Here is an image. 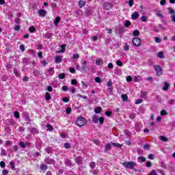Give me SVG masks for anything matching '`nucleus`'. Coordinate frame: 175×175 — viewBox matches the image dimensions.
I'll list each match as a JSON object with an SVG mask.
<instances>
[{"label":"nucleus","instance_id":"5701e85b","mask_svg":"<svg viewBox=\"0 0 175 175\" xmlns=\"http://www.w3.org/2000/svg\"><path fill=\"white\" fill-rule=\"evenodd\" d=\"M159 139H160V140H161L162 142H167V140H168L167 137H165V136H163V135H161V136L159 137Z\"/></svg>","mask_w":175,"mask_h":175},{"label":"nucleus","instance_id":"cd10ccee","mask_svg":"<svg viewBox=\"0 0 175 175\" xmlns=\"http://www.w3.org/2000/svg\"><path fill=\"white\" fill-rule=\"evenodd\" d=\"M40 169H41V170H47V165H46L44 164H41Z\"/></svg>","mask_w":175,"mask_h":175},{"label":"nucleus","instance_id":"6ab92c4d","mask_svg":"<svg viewBox=\"0 0 175 175\" xmlns=\"http://www.w3.org/2000/svg\"><path fill=\"white\" fill-rule=\"evenodd\" d=\"M45 99L46 100H50V99H51V95L50 94V93L49 92L45 93Z\"/></svg>","mask_w":175,"mask_h":175},{"label":"nucleus","instance_id":"aec40b11","mask_svg":"<svg viewBox=\"0 0 175 175\" xmlns=\"http://www.w3.org/2000/svg\"><path fill=\"white\" fill-rule=\"evenodd\" d=\"M111 144H112V146H113V147H119V148H121V147H122V145H121L118 143L111 142Z\"/></svg>","mask_w":175,"mask_h":175},{"label":"nucleus","instance_id":"338daca9","mask_svg":"<svg viewBox=\"0 0 175 175\" xmlns=\"http://www.w3.org/2000/svg\"><path fill=\"white\" fill-rule=\"evenodd\" d=\"M64 147L65 148H67V149L69 148L70 147V144L66 143L64 144Z\"/></svg>","mask_w":175,"mask_h":175},{"label":"nucleus","instance_id":"f257e3e1","mask_svg":"<svg viewBox=\"0 0 175 175\" xmlns=\"http://www.w3.org/2000/svg\"><path fill=\"white\" fill-rule=\"evenodd\" d=\"M87 124V120L83 116H79L77 118L76 125L77 126H84Z\"/></svg>","mask_w":175,"mask_h":175},{"label":"nucleus","instance_id":"e2e57ef3","mask_svg":"<svg viewBox=\"0 0 175 175\" xmlns=\"http://www.w3.org/2000/svg\"><path fill=\"white\" fill-rule=\"evenodd\" d=\"M70 72L71 73H76V70H75V68L72 67V68H70Z\"/></svg>","mask_w":175,"mask_h":175},{"label":"nucleus","instance_id":"bf43d9fd","mask_svg":"<svg viewBox=\"0 0 175 175\" xmlns=\"http://www.w3.org/2000/svg\"><path fill=\"white\" fill-rule=\"evenodd\" d=\"M161 166L163 167V169H166V167H167V165H166L165 163H161Z\"/></svg>","mask_w":175,"mask_h":175},{"label":"nucleus","instance_id":"72a5a7b5","mask_svg":"<svg viewBox=\"0 0 175 175\" xmlns=\"http://www.w3.org/2000/svg\"><path fill=\"white\" fill-rule=\"evenodd\" d=\"M121 98L123 100H126L128 99V96H126V94H122Z\"/></svg>","mask_w":175,"mask_h":175},{"label":"nucleus","instance_id":"ea45409f","mask_svg":"<svg viewBox=\"0 0 175 175\" xmlns=\"http://www.w3.org/2000/svg\"><path fill=\"white\" fill-rule=\"evenodd\" d=\"M116 64L118 65V66H122L123 65L122 62H121V60H118L116 62Z\"/></svg>","mask_w":175,"mask_h":175},{"label":"nucleus","instance_id":"052dcab7","mask_svg":"<svg viewBox=\"0 0 175 175\" xmlns=\"http://www.w3.org/2000/svg\"><path fill=\"white\" fill-rule=\"evenodd\" d=\"M113 68H114V66H113L112 63H109L108 64V68L109 69H113Z\"/></svg>","mask_w":175,"mask_h":175},{"label":"nucleus","instance_id":"49530a36","mask_svg":"<svg viewBox=\"0 0 175 175\" xmlns=\"http://www.w3.org/2000/svg\"><path fill=\"white\" fill-rule=\"evenodd\" d=\"M79 57V55L77 53L72 55V58H74V59H78Z\"/></svg>","mask_w":175,"mask_h":175},{"label":"nucleus","instance_id":"6e6552de","mask_svg":"<svg viewBox=\"0 0 175 175\" xmlns=\"http://www.w3.org/2000/svg\"><path fill=\"white\" fill-rule=\"evenodd\" d=\"M154 12L156 13L157 17H160V18H163V14H162V11L154 10Z\"/></svg>","mask_w":175,"mask_h":175},{"label":"nucleus","instance_id":"13d9d810","mask_svg":"<svg viewBox=\"0 0 175 175\" xmlns=\"http://www.w3.org/2000/svg\"><path fill=\"white\" fill-rule=\"evenodd\" d=\"M14 31H20V26L19 25H15L14 27Z\"/></svg>","mask_w":175,"mask_h":175},{"label":"nucleus","instance_id":"c9c22d12","mask_svg":"<svg viewBox=\"0 0 175 175\" xmlns=\"http://www.w3.org/2000/svg\"><path fill=\"white\" fill-rule=\"evenodd\" d=\"M133 81H135V83H139V76L133 77Z\"/></svg>","mask_w":175,"mask_h":175},{"label":"nucleus","instance_id":"393cba45","mask_svg":"<svg viewBox=\"0 0 175 175\" xmlns=\"http://www.w3.org/2000/svg\"><path fill=\"white\" fill-rule=\"evenodd\" d=\"M66 47V45L65 44H63V45H61V51H58V53H65V48Z\"/></svg>","mask_w":175,"mask_h":175},{"label":"nucleus","instance_id":"4d7b16f0","mask_svg":"<svg viewBox=\"0 0 175 175\" xmlns=\"http://www.w3.org/2000/svg\"><path fill=\"white\" fill-rule=\"evenodd\" d=\"M71 111H72V109L70 108H67L66 109V114H70Z\"/></svg>","mask_w":175,"mask_h":175},{"label":"nucleus","instance_id":"4c0bfd02","mask_svg":"<svg viewBox=\"0 0 175 175\" xmlns=\"http://www.w3.org/2000/svg\"><path fill=\"white\" fill-rule=\"evenodd\" d=\"M161 116H167V112L165 109L161 111Z\"/></svg>","mask_w":175,"mask_h":175},{"label":"nucleus","instance_id":"473e14b6","mask_svg":"<svg viewBox=\"0 0 175 175\" xmlns=\"http://www.w3.org/2000/svg\"><path fill=\"white\" fill-rule=\"evenodd\" d=\"M46 128H48L47 131H49L50 132H51V131H53V126H51V124H47Z\"/></svg>","mask_w":175,"mask_h":175},{"label":"nucleus","instance_id":"774afa93","mask_svg":"<svg viewBox=\"0 0 175 175\" xmlns=\"http://www.w3.org/2000/svg\"><path fill=\"white\" fill-rule=\"evenodd\" d=\"M171 18H172V21H174V23H175V14H174L171 16Z\"/></svg>","mask_w":175,"mask_h":175},{"label":"nucleus","instance_id":"f3484780","mask_svg":"<svg viewBox=\"0 0 175 175\" xmlns=\"http://www.w3.org/2000/svg\"><path fill=\"white\" fill-rule=\"evenodd\" d=\"M79 8H83L85 5V1L80 0L78 3Z\"/></svg>","mask_w":175,"mask_h":175},{"label":"nucleus","instance_id":"4be33fe9","mask_svg":"<svg viewBox=\"0 0 175 175\" xmlns=\"http://www.w3.org/2000/svg\"><path fill=\"white\" fill-rule=\"evenodd\" d=\"M45 162L46 163L51 164V163H54V160L47 158V159H45Z\"/></svg>","mask_w":175,"mask_h":175},{"label":"nucleus","instance_id":"0e129e2a","mask_svg":"<svg viewBox=\"0 0 175 175\" xmlns=\"http://www.w3.org/2000/svg\"><path fill=\"white\" fill-rule=\"evenodd\" d=\"M49 73L51 75H54V68H49Z\"/></svg>","mask_w":175,"mask_h":175},{"label":"nucleus","instance_id":"f8f14e48","mask_svg":"<svg viewBox=\"0 0 175 175\" xmlns=\"http://www.w3.org/2000/svg\"><path fill=\"white\" fill-rule=\"evenodd\" d=\"M55 62L56 64H61V62H62V57H61V56H57V57H55Z\"/></svg>","mask_w":175,"mask_h":175},{"label":"nucleus","instance_id":"864d4df0","mask_svg":"<svg viewBox=\"0 0 175 175\" xmlns=\"http://www.w3.org/2000/svg\"><path fill=\"white\" fill-rule=\"evenodd\" d=\"M78 96L79 98H82V99H88V97H87V96H83L81 94H78Z\"/></svg>","mask_w":175,"mask_h":175},{"label":"nucleus","instance_id":"1a4fd4ad","mask_svg":"<svg viewBox=\"0 0 175 175\" xmlns=\"http://www.w3.org/2000/svg\"><path fill=\"white\" fill-rule=\"evenodd\" d=\"M163 84V90L167 91V90H169V87H170V84L167 82H164Z\"/></svg>","mask_w":175,"mask_h":175},{"label":"nucleus","instance_id":"de8ad7c7","mask_svg":"<svg viewBox=\"0 0 175 175\" xmlns=\"http://www.w3.org/2000/svg\"><path fill=\"white\" fill-rule=\"evenodd\" d=\"M154 157H155V154H150L148 155V159H154Z\"/></svg>","mask_w":175,"mask_h":175},{"label":"nucleus","instance_id":"7c9ffc66","mask_svg":"<svg viewBox=\"0 0 175 175\" xmlns=\"http://www.w3.org/2000/svg\"><path fill=\"white\" fill-rule=\"evenodd\" d=\"M124 51H129V46H128V44H125L124 46Z\"/></svg>","mask_w":175,"mask_h":175},{"label":"nucleus","instance_id":"423d86ee","mask_svg":"<svg viewBox=\"0 0 175 175\" xmlns=\"http://www.w3.org/2000/svg\"><path fill=\"white\" fill-rule=\"evenodd\" d=\"M139 16H140V15L139 14V12H135L132 14L131 18H132V20H137V18H139Z\"/></svg>","mask_w":175,"mask_h":175},{"label":"nucleus","instance_id":"5fc2aeb1","mask_svg":"<svg viewBox=\"0 0 175 175\" xmlns=\"http://www.w3.org/2000/svg\"><path fill=\"white\" fill-rule=\"evenodd\" d=\"M165 4H166V0H161L160 5H161V6H164V5Z\"/></svg>","mask_w":175,"mask_h":175},{"label":"nucleus","instance_id":"69168bd1","mask_svg":"<svg viewBox=\"0 0 175 175\" xmlns=\"http://www.w3.org/2000/svg\"><path fill=\"white\" fill-rule=\"evenodd\" d=\"M158 172L160 174L165 175V171H163V170H158Z\"/></svg>","mask_w":175,"mask_h":175},{"label":"nucleus","instance_id":"9d476101","mask_svg":"<svg viewBox=\"0 0 175 175\" xmlns=\"http://www.w3.org/2000/svg\"><path fill=\"white\" fill-rule=\"evenodd\" d=\"M112 6L111 3H105L104 4V9H105V10H109V9H111Z\"/></svg>","mask_w":175,"mask_h":175},{"label":"nucleus","instance_id":"20e7f679","mask_svg":"<svg viewBox=\"0 0 175 175\" xmlns=\"http://www.w3.org/2000/svg\"><path fill=\"white\" fill-rule=\"evenodd\" d=\"M81 73H87V61L83 60L81 63Z\"/></svg>","mask_w":175,"mask_h":175},{"label":"nucleus","instance_id":"39448f33","mask_svg":"<svg viewBox=\"0 0 175 175\" xmlns=\"http://www.w3.org/2000/svg\"><path fill=\"white\" fill-rule=\"evenodd\" d=\"M154 69L157 73V76H162V68L158 65L154 66Z\"/></svg>","mask_w":175,"mask_h":175},{"label":"nucleus","instance_id":"f03ea898","mask_svg":"<svg viewBox=\"0 0 175 175\" xmlns=\"http://www.w3.org/2000/svg\"><path fill=\"white\" fill-rule=\"evenodd\" d=\"M122 165L124 166V167H126L127 169H133V167L136 166V163H135L134 161H126L122 163Z\"/></svg>","mask_w":175,"mask_h":175},{"label":"nucleus","instance_id":"a19ab883","mask_svg":"<svg viewBox=\"0 0 175 175\" xmlns=\"http://www.w3.org/2000/svg\"><path fill=\"white\" fill-rule=\"evenodd\" d=\"M14 117L15 118H20V113H18V111L14 112Z\"/></svg>","mask_w":175,"mask_h":175},{"label":"nucleus","instance_id":"680f3d73","mask_svg":"<svg viewBox=\"0 0 175 175\" xmlns=\"http://www.w3.org/2000/svg\"><path fill=\"white\" fill-rule=\"evenodd\" d=\"M20 49L21 50V51H25V47L23 44L20 45Z\"/></svg>","mask_w":175,"mask_h":175},{"label":"nucleus","instance_id":"09e8293b","mask_svg":"<svg viewBox=\"0 0 175 175\" xmlns=\"http://www.w3.org/2000/svg\"><path fill=\"white\" fill-rule=\"evenodd\" d=\"M125 27H131V21H126L124 24Z\"/></svg>","mask_w":175,"mask_h":175},{"label":"nucleus","instance_id":"a211bd4d","mask_svg":"<svg viewBox=\"0 0 175 175\" xmlns=\"http://www.w3.org/2000/svg\"><path fill=\"white\" fill-rule=\"evenodd\" d=\"M164 54L165 53H163V51L159 52V53H157V57L159 58L163 59V58H164Z\"/></svg>","mask_w":175,"mask_h":175},{"label":"nucleus","instance_id":"dca6fc26","mask_svg":"<svg viewBox=\"0 0 175 175\" xmlns=\"http://www.w3.org/2000/svg\"><path fill=\"white\" fill-rule=\"evenodd\" d=\"M96 65H103V60L102 59L98 58L96 61Z\"/></svg>","mask_w":175,"mask_h":175},{"label":"nucleus","instance_id":"0eeeda50","mask_svg":"<svg viewBox=\"0 0 175 175\" xmlns=\"http://www.w3.org/2000/svg\"><path fill=\"white\" fill-rule=\"evenodd\" d=\"M38 14L41 16V17H45L46 14H47V12L44 10H40L38 11Z\"/></svg>","mask_w":175,"mask_h":175},{"label":"nucleus","instance_id":"79ce46f5","mask_svg":"<svg viewBox=\"0 0 175 175\" xmlns=\"http://www.w3.org/2000/svg\"><path fill=\"white\" fill-rule=\"evenodd\" d=\"M62 100L64 103H68V102H69V98L68 97H64L62 98Z\"/></svg>","mask_w":175,"mask_h":175},{"label":"nucleus","instance_id":"ddd939ff","mask_svg":"<svg viewBox=\"0 0 175 175\" xmlns=\"http://www.w3.org/2000/svg\"><path fill=\"white\" fill-rule=\"evenodd\" d=\"M92 121H93V122H94V124H96V122H98V121H99V118L98 116H96V115H94L92 116Z\"/></svg>","mask_w":175,"mask_h":175},{"label":"nucleus","instance_id":"412c9836","mask_svg":"<svg viewBox=\"0 0 175 175\" xmlns=\"http://www.w3.org/2000/svg\"><path fill=\"white\" fill-rule=\"evenodd\" d=\"M101 111H102V108H100V107H96L94 109V112L96 114H99Z\"/></svg>","mask_w":175,"mask_h":175},{"label":"nucleus","instance_id":"4468645a","mask_svg":"<svg viewBox=\"0 0 175 175\" xmlns=\"http://www.w3.org/2000/svg\"><path fill=\"white\" fill-rule=\"evenodd\" d=\"M59 21H61V18H59V16L56 17L55 19V21H54V25H55L57 27V25H58V23H59Z\"/></svg>","mask_w":175,"mask_h":175},{"label":"nucleus","instance_id":"b1692460","mask_svg":"<svg viewBox=\"0 0 175 175\" xmlns=\"http://www.w3.org/2000/svg\"><path fill=\"white\" fill-rule=\"evenodd\" d=\"M139 35H140V31H139V30H135L133 32V36H139Z\"/></svg>","mask_w":175,"mask_h":175},{"label":"nucleus","instance_id":"c85d7f7f","mask_svg":"<svg viewBox=\"0 0 175 175\" xmlns=\"http://www.w3.org/2000/svg\"><path fill=\"white\" fill-rule=\"evenodd\" d=\"M31 133H38V129L36 128H31L30 131Z\"/></svg>","mask_w":175,"mask_h":175},{"label":"nucleus","instance_id":"bb28decb","mask_svg":"<svg viewBox=\"0 0 175 175\" xmlns=\"http://www.w3.org/2000/svg\"><path fill=\"white\" fill-rule=\"evenodd\" d=\"M111 143L105 145V150H111Z\"/></svg>","mask_w":175,"mask_h":175},{"label":"nucleus","instance_id":"9b49d317","mask_svg":"<svg viewBox=\"0 0 175 175\" xmlns=\"http://www.w3.org/2000/svg\"><path fill=\"white\" fill-rule=\"evenodd\" d=\"M29 144H31V143L29 142H27L26 144L23 142H21L19 143V146L21 147V148H25L26 146H29Z\"/></svg>","mask_w":175,"mask_h":175},{"label":"nucleus","instance_id":"58836bf2","mask_svg":"<svg viewBox=\"0 0 175 175\" xmlns=\"http://www.w3.org/2000/svg\"><path fill=\"white\" fill-rule=\"evenodd\" d=\"M138 159H139V161H141V162H146V157H139Z\"/></svg>","mask_w":175,"mask_h":175},{"label":"nucleus","instance_id":"2eb2a0df","mask_svg":"<svg viewBox=\"0 0 175 175\" xmlns=\"http://www.w3.org/2000/svg\"><path fill=\"white\" fill-rule=\"evenodd\" d=\"M89 166L91 169H95V167L96 166V163L92 161L89 163Z\"/></svg>","mask_w":175,"mask_h":175},{"label":"nucleus","instance_id":"a878e982","mask_svg":"<svg viewBox=\"0 0 175 175\" xmlns=\"http://www.w3.org/2000/svg\"><path fill=\"white\" fill-rule=\"evenodd\" d=\"M1 155L2 157H6L8 155V153L6 152V150L5 149L1 150Z\"/></svg>","mask_w":175,"mask_h":175},{"label":"nucleus","instance_id":"c03bdc74","mask_svg":"<svg viewBox=\"0 0 175 175\" xmlns=\"http://www.w3.org/2000/svg\"><path fill=\"white\" fill-rule=\"evenodd\" d=\"M100 125H102V124H103V122L105 121V119L103 118V117H100L98 119Z\"/></svg>","mask_w":175,"mask_h":175},{"label":"nucleus","instance_id":"603ef678","mask_svg":"<svg viewBox=\"0 0 175 175\" xmlns=\"http://www.w3.org/2000/svg\"><path fill=\"white\" fill-rule=\"evenodd\" d=\"M140 103H143V100L142 99H138L135 102V105H140Z\"/></svg>","mask_w":175,"mask_h":175},{"label":"nucleus","instance_id":"c756f323","mask_svg":"<svg viewBox=\"0 0 175 175\" xmlns=\"http://www.w3.org/2000/svg\"><path fill=\"white\" fill-rule=\"evenodd\" d=\"M29 31L33 33V32H35V31H36V29L33 26H31L29 29Z\"/></svg>","mask_w":175,"mask_h":175},{"label":"nucleus","instance_id":"8fccbe9b","mask_svg":"<svg viewBox=\"0 0 175 175\" xmlns=\"http://www.w3.org/2000/svg\"><path fill=\"white\" fill-rule=\"evenodd\" d=\"M154 40H155L156 43H161V38H159L158 37H155Z\"/></svg>","mask_w":175,"mask_h":175},{"label":"nucleus","instance_id":"e433bc0d","mask_svg":"<svg viewBox=\"0 0 175 175\" xmlns=\"http://www.w3.org/2000/svg\"><path fill=\"white\" fill-rule=\"evenodd\" d=\"M81 161H82L81 158L80 157L76 158V162H77L78 165H80V163H81Z\"/></svg>","mask_w":175,"mask_h":175},{"label":"nucleus","instance_id":"3c124183","mask_svg":"<svg viewBox=\"0 0 175 175\" xmlns=\"http://www.w3.org/2000/svg\"><path fill=\"white\" fill-rule=\"evenodd\" d=\"M59 79H65V74H64V73L59 74Z\"/></svg>","mask_w":175,"mask_h":175},{"label":"nucleus","instance_id":"7ed1b4c3","mask_svg":"<svg viewBox=\"0 0 175 175\" xmlns=\"http://www.w3.org/2000/svg\"><path fill=\"white\" fill-rule=\"evenodd\" d=\"M132 43L135 47H139V46H142V39L138 38H135L132 40Z\"/></svg>","mask_w":175,"mask_h":175},{"label":"nucleus","instance_id":"6e6d98bb","mask_svg":"<svg viewBox=\"0 0 175 175\" xmlns=\"http://www.w3.org/2000/svg\"><path fill=\"white\" fill-rule=\"evenodd\" d=\"M105 116H107V117H110V116H111V111H107L105 112Z\"/></svg>","mask_w":175,"mask_h":175},{"label":"nucleus","instance_id":"f704fd0d","mask_svg":"<svg viewBox=\"0 0 175 175\" xmlns=\"http://www.w3.org/2000/svg\"><path fill=\"white\" fill-rule=\"evenodd\" d=\"M168 12L170 13V14H174V10L172 8H168Z\"/></svg>","mask_w":175,"mask_h":175},{"label":"nucleus","instance_id":"2f4dec72","mask_svg":"<svg viewBox=\"0 0 175 175\" xmlns=\"http://www.w3.org/2000/svg\"><path fill=\"white\" fill-rule=\"evenodd\" d=\"M94 81H96V83H100V81H102V79H100V77H96L94 79Z\"/></svg>","mask_w":175,"mask_h":175},{"label":"nucleus","instance_id":"a18cd8bd","mask_svg":"<svg viewBox=\"0 0 175 175\" xmlns=\"http://www.w3.org/2000/svg\"><path fill=\"white\" fill-rule=\"evenodd\" d=\"M147 17L146 16H142L141 17V20H142V21H143L144 23H146V21H147Z\"/></svg>","mask_w":175,"mask_h":175},{"label":"nucleus","instance_id":"37998d69","mask_svg":"<svg viewBox=\"0 0 175 175\" xmlns=\"http://www.w3.org/2000/svg\"><path fill=\"white\" fill-rule=\"evenodd\" d=\"M0 166L2 168L5 167V166H6V163H5V161H1L0 162Z\"/></svg>","mask_w":175,"mask_h":175}]
</instances>
